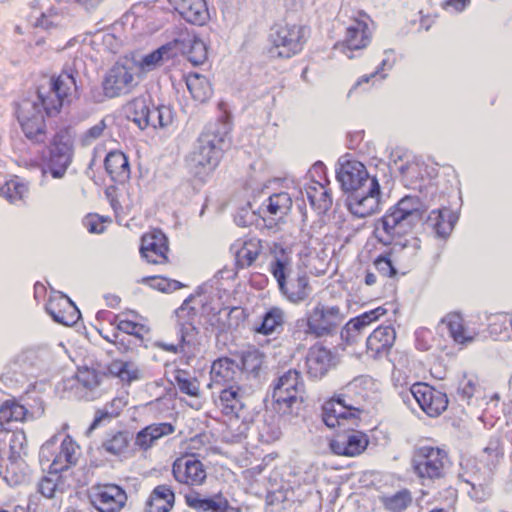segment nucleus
<instances>
[{
	"label": "nucleus",
	"mask_w": 512,
	"mask_h": 512,
	"mask_svg": "<svg viewBox=\"0 0 512 512\" xmlns=\"http://www.w3.org/2000/svg\"><path fill=\"white\" fill-rule=\"evenodd\" d=\"M135 106L140 108L143 112V117H137L135 119V123L141 129H144L148 126L154 128H162L170 125L173 122L174 114L169 106L161 105L159 107L150 109L149 105L145 104L144 102H137Z\"/></svg>",
	"instance_id": "nucleus-23"
},
{
	"label": "nucleus",
	"mask_w": 512,
	"mask_h": 512,
	"mask_svg": "<svg viewBox=\"0 0 512 512\" xmlns=\"http://www.w3.org/2000/svg\"><path fill=\"white\" fill-rule=\"evenodd\" d=\"M172 475L176 482L189 487L201 486L207 478L205 465L195 454L178 457L172 464Z\"/></svg>",
	"instance_id": "nucleus-8"
},
{
	"label": "nucleus",
	"mask_w": 512,
	"mask_h": 512,
	"mask_svg": "<svg viewBox=\"0 0 512 512\" xmlns=\"http://www.w3.org/2000/svg\"><path fill=\"white\" fill-rule=\"evenodd\" d=\"M135 68V61L129 59L115 63L103 81L105 95L116 97L131 91L135 86V75H138Z\"/></svg>",
	"instance_id": "nucleus-6"
},
{
	"label": "nucleus",
	"mask_w": 512,
	"mask_h": 512,
	"mask_svg": "<svg viewBox=\"0 0 512 512\" xmlns=\"http://www.w3.org/2000/svg\"><path fill=\"white\" fill-rule=\"evenodd\" d=\"M337 179L346 191H358L370 185L372 180L365 165L356 159H345L340 163Z\"/></svg>",
	"instance_id": "nucleus-14"
},
{
	"label": "nucleus",
	"mask_w": 512,
	"mask_h": 512,
	"mask_svg": "<svg viewBox=\"0 0 512 512\" xmlns=\"http://www.w3.org/2000/svg\"><path fill=\"white\" fill-rule=\"evenodd\" d=\"M387 314V309L383 306H378L372 310L366 311L351 320L356 326L363 331L367 326L378 321L381 317Z\"/></svg>",
	"instance_id": "nucleus-53"
},
{
	"label": "nucleus",
	"mask_w": 512,
	"mask_h": 512,
	"mask_svg": "<svg viewBox=\"0 0 512 512\" xmlns=\"http://www.w3.org/2000/svg\"><path fill=\"white\" fill-rule=\"evenodd\" d=\"M272 253L273 260L270 263V272L275 277L279 285L286 280V275L290 269L291 258L289 253L278 245L274 246Z\"/></svg>",
	"instance_id": "nucleus-42"
},
{
	"label": "nucleus",
	"mask_w": 512,
	"mask_h": 512,
	"mask_svg": "<svg viewBox=\"0 0 512 512\" xmlns=\"http://www.w3.org/2000/svg\"><path fill=\"white\" fill-rule=\"evenodd\" d=\"M72 145L68 142L54 143L44 172H48L54 178L64 176L72 158Z\"/></svg>",
	"instance_id": "nucleus-27"
},
{
	"label": "nucleus",
	"mask_w": 512,
	"mask_h": 512,
	"mask_svg": "<svg viewBox=\"0 0 512 512\" xmlns=\"http://www.w3.org/2000/svg\"><path fill=\"white\" fill-rule=\"evenodd\" d=\"M175 431L171 423H153L140 430L135 437V445L143 451L150 449L160 438Z\"/></svg>",
	"instance_id": "nucleus-29"
},
{
	"label": "nucleus",
	"mask_w": 512,
	"mask_h": 512,
	"mask_svg": "<svg viewBox=\"0 0 512 512\" xmlns=\"http://www.w3.org/2000/svg\"><path fill=\"white\" fill-rule=\"evenodd\" d=\"M306 40V28L299 24H283L276 27L272 36V53L289 58L300 52Z\"/></svg>",
	"instance_id": "nucleus-5"
},
{
	"label": "nucleus",
	"mask_w": 512,
	"mask_h": 512,
	"mask_svg": "<svg viewBox=\"0 0 512 512\" xmlns=\"http://www.w3.org/2000/svg\"><path fill=\"white\" fill-rule=\"evenodd\" d=\"M362 334L356 324L350 319L341 330V339L347 345L356 343Z\"/></svg>",
	"instance_id": "nucleus-59"
},
{
	"label": "nucleus",
	"mask_w": 512,
	"mask_h": 512,
	"mask_svg": "<svg viewBox=\"0 0 512 512\" xmlns=\"http://www.w3.org/2000/svg\"><path fill=\"white\" fill-rule=\"evenodd\" d=\"M411 393L420 408L428 416H439L448 406V398L446 394L426 383L413 384L411 387Z\"/></svg>",
	"instance_id": "nucleus-15"
},
{
	"label": "nucleus",
	"mask_w": 512,
	"mask_h": 512,
	"mask_svg": "<svg viewBox=\"0 0 512 512\" xmlns=\"http://www.w3.org/2000/svg\"><path fill=\"white\" fill-rule=\"evenodd\" d=\"M27 192V185L17 176L7 180L0 188V194L12 203L22 200Z\"/></svg>",
	"instance_id": "nucleus-45"
},
{
	"label": "nucleus",
	"mask_w": 512,
	"mask_h": 512,
	"mask_svg": "<svg viewBox=\"0 0 512 512\" xmlns=\"http://www.w3.org/2000/svg\"><path fill=\"white\" fill-rule=\"evenodd\" d=\"M175 503V494L171 486L162 484L156 486L147 502L146 512H169Z\"/></svg>",
	"instance_id": "nucleus-32"
},
{
	"label": "nucleus",
	"mask_w": 512,
	"mask_h": 512,
	"mask_svg": "<svg viewBox=\"0 0 512 512\" xmlns=\"http://www.w3.org/2000/svg\"><path fill=\"white\" fill-rule=\"evenodd\" d=\"M174 385L183 394L199 398L201 395L199 380L188 371L178 369L174 374Z\"/></svg>",
	"instance_id": "nucleus-44"
},
{
	"label": "nucleus",
	"mask_w": 512,
	"mask_h": 512,
	"mask_svg": "<svg viewBox=\"0 0 512 512\" xmlns=\"http://www.w3.org/2000/svg\"><path fill=\"white\" fill-rule=\"evenodd\" d=\"M240 392V386L230 385L222 389L218 397L214 399L215 407L227 420H233L239 417V412L243 408Z\"/></svg>",
	"instance_id": "nucleus-24"
},
{
	"label": "nucleus",
	"mask_w": 512,
	"mask_h": 512,
	"mask_svg": "<svg viewBox=\"0 0 512 512\" xmlns=\"http://www.w3.org/2000/svg\"><path fill=\"white\" fill-rule=\"evenodd\" d=\"M378 392V384L373 379L360 377L346 386L343 396L354 405L375 399Z\"/></svg>",
	"instance_id": "nucleus-26"
},
{
	"label": "nucleus",
	"mask_w": 512,
	"mask_h": 512,
	"mask_svg": "<svg viewBox=\"0 0 512 512\" xmlns=\"http://www.w3.org/2000/svg\"><path fill=\"white\" fill-rule=\"evenodd\" d=\"M221 142L222 139L212 131L203 132L198 139V147L192 155L195 167L202 168L204 172L213 171L221 159Z\"/></svg>",
	"instance_id": "nucleus-10"
},
{
	"label": "nucleus",
	"mask_w": 512,
	"mask_h": 512,
	"mask_svg": "<svg viewBox=\"0 0 512 512\" xmlns=\"http://www.w3.org/2000/svg\"><path fill=\"white\" fill-rule=\"evenodd\" d=\"M412 463L420 478L438 479L444 475L449 464V455L440 447L423 445L415 449Z\"/></svg>",
	"instance_id": "nucleus-4"
},
{
	"label": "nucleus",
	"mask_w": 512,
	"mask_h": 512,
	"mask_svg": "<svg viewBox=\"0 0 512 512\" xmlns=\"http://www.w3.org/2000/svg\"><path fill=\"white\" fill-rule=\"evenodd\" d=\"M396 341V331L390 325L376 327L366 339L365 353L373 359L387 356Z\"/></svg>",
	"instance_id": "nucleus-19"
},
{
	"label": "nucleus",
	"mask_w": 512,
	"mask_h": 512,
	"mask_svg": "<svg viewBox=\"0 0 512 512\" xmlns=\"http://www.w3.org/2000/svg\"><path fill=\"white\" fill-rule=\"evenodd\" d=\"M144 281L150 283L151 286L163 292H172L184 287V285L177 280H171L158 276L145 278Z\"/></svg>",
	"instance_id": "nucleus-57"
},
{
	"label": "nucleus",
	"mask_w": 512,
	"mask_h": 512,
	"mask_svg": "<svg viewBox=\"0 0 512 512\" xmlns=\"http://www.w3.org/2000/svg\"><path fill=\"white\" fill-rule=\"evenodd\" d=\"M369 445V437L359 430H350L336 435L330 440L329 446L336 455L355 457L362 454Z\"/></svg>",
	"instance_id": "nucleus-17"
},
{
	"label": "nucleus",
	"mask_w": 512,
	"mask_h": 512,
	"mask_svg": "<svg viewBox=\"0 0 512 512\" xmlns=\"http://www.w3.org/2000/svg\"><path fill=\"white\" fill-rule=\"evenodd\" d=\"M109 223H111L109 217L101 216L96 213H90L83 219V224L90 233L104 232Z\"/></svg>",
	"instance_id": "nucleus-54"
},
{
	"label": "nucleus",
	"mask_w": 512,
	"mask_h": 512,
	"mask_svg": "<svg viewBox=\"0 0 512 512\" xmlns=\"http://www.w3.org/2000/svg\"><path fill=\"white\" fill-rule=\"evenodd\" d=\"M344 319L345 314L339 305L319 301L306 314L307 331L317 337L330 335Z\"/></svg>",
	"instance_id": "nucleus-3"
},
{
	"label": "nucleus",
	"mask_w": 512,
	"mask_h": 512,
	"mask_svg": "<svg viewBox=\"0 0 512 512\" xmlns=\"http://www.w3.org/2000/svg\"><path fill=\"white\" fill-rule=\"evenodd\" d=\"M503 455V449L500 444L498 442L491 443L483 450L480 461L493 472L503 459Z\"/></svg>",
	"instance_id": "nucleus-50"
},
{
	"label": "nucleus",
	"mask_w": 512,
	"mask_h": 512,
	"mask_svg": "<svg viewBox=\"0 0 512 512\" xmlns=\"http://www.w3.org/2000/svg\"><path fill=\"white\" fill-rule=\"evenodd\" d=\"M185 54L193 65H201L208 59V48L204 41L193 37L185 47Z\"/></svg>",
	"instance_id": "nucleus-47"
},
{
	"label": "nucleus",
	"mask_w": 512,
	"mask_h": 512,
	"mask_svg": "<svg viewBox=\"0 0 512 512\" xmlns=\"http://www.w3.org/2000/svg\"><path fill=\"white\" fill-rule=\"evenodd\" d=\"M237 372L238 365L234 360L220 357L211 365L210 380L215 385H227L235 380Z\"/></svg>",
	"instance_id": "nucleus-34"
},
{
	"label": "nucleus",
	"mask_w": 512,
	"mask_h": 512,
	"mask_svg": "<svg viewBox=\"0 0 512 512\" xmlns=\"http://www.w3.org/2000/svg\"><path fill=\"white\" fill-rule=\"evenodd\" d=\"M77 445L70 436H66L60 447L59 451L53 458L50 471L59 473L67 470L76 463Z\"/></svg>",
	"instance_id": "nucleus-35"
},
{
	"label": "nucleus",
	"mask_w": 512,
	"mask_h": 512,
	"mask_svg": "<svg viewBox=\"0 0 512 512\" xmlns=\"http://www.w3.org/2000/svg\"><path fill=\"white\" fill-rule=\"evenodd\" d=\"M374 265L376 269L384 276L393 277L396 275V269L392 265L391 260L386 256H379L376 258Z\"/></svg>",
	"instance_id": "nucleus-62"
},
{
	"label": "nucleus",
	"mask_w": 512,
	"mask_h": 512,
	"mask_svg": "<svg viewBox=\"0 0 512 512\" xmlns=\"http://www.w3.org/2000/svg\"><path fill=\"white\" fill-rule=\"evenodd\" d=\"M118 416V411H111L108 406H104L95 413L94 420L88 429V433L96 429L103 421L110 420Z\"/></svg>",
	"instance_id": "nucleus-61"
},
{
	"label": "nucleus",
	"mask_w": 512,
	"mask_h": 512,
	"mask_svg": "<svg viewBox=\"0 0 512 512\" xmlns=\"http://www.w3.org/2000/svg\"><path fill=\"white\" fill-rule=\"evenodd\" d=\"M373 21L366 13L359 12L347 26L345 36L339 43L344 51L365 49L372 39Z\"/></svg>",
	"instance_id": "nucleus-7"
},
{
	"label": "nucleus",
	"mask_w": 512,
	"mask_h": 512,
	"mask_svg": "<svg viewBox=\"0 0 512 512\" xmlns=\"http://www.w3.org/2000/svg\"><path fill=\"white\" fill-rule=\"evenodd\" d=\"M234 255V265L237 269L252 266L263 251L262 241L256 237L237 239L231 245Z\"/></svg>",
	"instance_id": "nucleus-22"
},
{
	"label": "nucleus",
	"mask_w": 512,
	"mask_h": 512,
	"mask_svg": "<svg viewBox=\"0 0 512 512\" xmlns=\"http://www.w3.org/2000/svg\"><path fill=\"white\" fill-rule=\"evenodd\" d=\"M139 252L141 257L154 265H165L169 262L170 246L168 237L160 229H151L141 237Z\"/></svg>",
	"instance_id": "nucleus-9"
},
{
	"label": "nucleus",
	"mask_w": 512,
	"mask_h": 512,
	"mask_svg": "<svg viewBox=\"0 0 512 512\" xmlns=\"http://www.w3.org/2000/svg\"><path fill=\"white\" fill-rule=\"evenodd\" d=\"M26 455V435L23 430L13 431L9 441L8 459L12 464H18Z\"/></svg>",
	"instance_id": "nucleus-46"
},
{
	"label": "nucleus",
	"mask_w": 512,
	"mask_h": 512,
	"mask_svg": "<svg viewBox=\"0 0 512 512\" xmlns=\"http://www.w3.org/2000/svg\"><path fill=\"white\" fill-rule=\"evenodd\" d=\"M427 222L439 236L445 237L452 231L455 219L449 209L443 208L431 211Z\"/></svg>",
	"instance_id": "nucleus-41"
},
{
	"label": "nucleus",
	"mask_w": 512,
	"mask_h": 512,
	"mask_svg": "<svg viewBox=\"0 0 512 512\" xmlns=\"http://www.w3.org/2000/svg\"><path fill=\"white\" fill-rule=\"evenodd\" d=\"M186 85L191 97L204 103L209 100L213 94V88L209 79L198 73H190L186 76Z\"/></svg>",
	"instance_id": "nucleus-37"
},
{
	"label": "nucleus",
	"mask_w": 512,
	"mask_h": 512,
	"mask_svg": "<svg viewBox=\"0 0 512 512\" xmlns=\"http://www.w3.org/2000/svg\"><path fill=\"white\" fill-rule=\"evenodd\" d=\"M305 386L301 374L294 369L286 371L274 383L272 405L280 414H290L304 402Z\"/></svg>",
	"instance_id": "nucleus-2"
},
{
	"label": "nucleus",
	"mask_w": 512,
	"mask_h": 512,
	"mask_svg": "<svg viewBox=\"0 0 512 512\" xmlns=\"http://www.w3.org/2000/svg\"><path fill=\"white\" fill-rule=\"evenodd\" d=\"M18 120L27 138L35 141L44 139V116L36 103L28 100L22 101L18 108Z\"/></svg>",
	"instance_id": "nucleus-16"
},
{
	"label": "nucleus",
	"mask_w": 512,
	"mask_h": 512,
	"mask_svg": "<svg viewBox=\"0 0 512 512\" xmlns=\"http://www.w3.org/2000/svg\"><path fill=\"white\" fill-rule=\"evenodd\" d=\"M186 504L193 509L203 511L205 510L206 498H202L197 492H191L185 495Z\"/></svg>",
	"instance_id": "nucleus-63"
},
{
	"label": "nucleus",
	"mask_w": 512,
	"mask_h": 512,
	"mask_svg": "<svg viewBox=\"0 0 512 512\" xmlns=\"http://www.w3.org/2000/svg\"><path fill=\"white\" fill-rule=\"evenodd\" d=\"M310 184H329L327 177V168L322 162H316L308 171Z\"/></svg>",
	"instance_id": "nucleus-58"
},
{
	"label": "nucleus",
	"mask_w": 512,
	"mask_h": 512,
	"mask_svg": "<svg viewBox=\"0 0 512 512\" xmlns=\"http://www.w3.org/2000/svg\"><path fill=\"white\" fill-rule=\"evenodd\" d=\"M170 6L186 21L203 25L209 19L205 0H168Z\"/></svg>",
	"instance_id": "nucleus-25"
},
{
	"label": "nucleus",
	"mask_w": 512,
	"mask_h": 512,
	"mask_svg": "<svg viewBox=\"0 0 512 512\" xmlns=\"http://www.w3.org/2000/svg\"><path fill=\"white\" fill-rule=\"evenodd\" d=\"M76 91V80L71 73L62 72L52 76L38 87V99L47 115L60 112L71 101Z\"/></svg>",
	"instance_id": "nucleus-1"
},
{
	"label": "nucleus",
	"mask_w": 512,
	"mask_h": 512,
	"mask_svg": "<svg viewBox=\"0 0 512 512\" xmlns=\"http://www.w3.org/2000/svg\"><path fill=\"white\" fill-rule=\"evenodd\" d=\"M28 410L15 398L7 399L0 405V431H8L13 422L26 419Z\"/></svg>",
	"instance_id": "nucleus-36"
},
{
	"label": "nucleus",
	"mask_w": 512,
	"mask_h": 512,
	"mask_svg": "<svg viewBox=\"0 0 512 512\" xmlns=\"http://www.w3.org/2000/svg\"><path fill=\"white\" fill-rule=\"evenodd\" d=\"M390 211L411 228L422 221L424 214L419 199L411 196L402 198Z\"/></svg>",
	"instance_id": "nucleus-30"
},
{
	"label": "nucleus",
	"mask_w": 512,
	"mask_h": 512,
	"mask_svg": "<svg viewBox=\"0 0 512 512\" xmlns=\"http://www.w3.org/2000/svg\"><path fill=\"white\" fill-rule=\"evenodd\" d=\"M283 316L284 313L280 308L272 307L264 315L263 321L257 331L264 335L273 333L277 327L283 324Z\"/></svg>",
	"instance_id": "nucleus-49"
},
{
	"label": "nucleus",
	"mask_w": 512,
	"mask_h": 512,
	"mask_svg": "<svg viewBox=\"0 0 512 512\" xmlns=\"http://www.w3.org/2000/svg\"><path fill=\"white\" fill-rule=\"evenodd\" d=\"M104 167L114 181L124 182L129 178L130 165L128 158L125 153L120 150L110 151L106 155Z\"/></svg>",
	"instance_id": "nucleus-33"
},
{
	"label": "nucleus",
	"mask_w": 512,
	"mask_h": 512,
	"mask_svg": "<svg viewBox=\"0 0 512 512\" xmlns=\"http://www.w3.org/2000/svg\"><path fill=\"white\" fill-rule=\"evenodd\" d=\"M380 186L377 180H372L365 188L351 192L348 197V208L358 217L370 216L380 209Z\"/></svg>",
	"instance_id": "nucleus-12"
},
{
	"label": "nucleus",
	"mask_w": 512,
	"mask_h": 512,
	"mask_svg": "<svg viewBox=\"0 0 512 512\" xmlns=\"http://www.w3.org/2000/svg\"><path fill=\"white\" fill-rule=\"evenodd\" d=\"M167 52L165 47H161L150 54L144 56L139 62H135L138 74H143L155 69L163 60V55Z\"/></svg>",
	"instance_id": "nucleus-51"
},
{
	"label": "nucleus",
	"mask_w": 512,
	"mask_h": 512,
	"mask_svg": "<svg viewBox=\"0 0 512 512\" xmlns=\"http://www.w3.org/2000/svg\"><path fill=\"white\" fill-rule=\"evenodd\" d=\"M280 290L292 302L304 300L309 294V280L305 274L279 284Z\"/></svg>",
	"instance_id": "nucleus-39"
},
{
	"label": "nucleus",
	"mask_w": 512,
	"mask_h": 512,
	"mask_svg": "<svg viewBox=\"0 0 512 512\" xmlns=\"http://www.w3.org/2000/svg\"><path fill=\"white\" fill-rule=\"evenodd\" d=\"M411 230L406 222L397 218L391 211L383 215L375 224L374 235L384 245L402 243V237Z\"/></svg>",
	"instance_id": "nucleus-18"
},
{
	"label": "nucleus",
	"mask_w": 512,
	"mask_h": 512,
	"mask_svg": "<svg viewBox=\"0 0 512 512\" xmlns=\"http://www.w3.org/2000/svg\"><path fill=\"white\" fill-rule=\"evenodd\" d=\"M362 410L343 396L331 397L322 405V419L326 426L335 428L350 420L360 419Z\"/></svg>",
	"instance_id": "nucleus-11"
},
{
	"label": "nucleus",
	"mask_w": 512,
	"mask_h": 512,
	"mask_svg": "<svg viewBox=\"0 0 512 512\" xmlns=\"http://www.w3.org/2000/svg\"><path fill=\"white\" fill-rule=\"evenodd\" d=\"M263 363L262 355L257 350H250L242 356V369L246 372H257Z\"/></svg>",
	"instance_id": "nucleus-56"
},
{
	"label": "nucleus",
	"mask_w": 512,
	"mask_h": 512,
	"mask_svg": "<svg viewBox=\"0 0 512 512\" xmlns=\"http://www.w3.org/2000/svg\"><path fill=\"white\" fill-rule=\"evenodd\" d=\"M115 329L118 334L119 332H122L133 336L140 341H142L144 336L149 332V328L145 323H143L142 318L133 311L119 313Z\"/></svg>",
	"instance_id": "nucleus-31"
},
{
	"label": "nucleus",
	"mask_w": 512,
	"mask_h": 512,
	"mask_svg": "<svg viewBox=\"0 0 512 512\" xmlns=\"http://www.w3.org/2000/svg\"><path fill=\"white\" fill-rule=\"evenodd\" d=\"M118 314H114L108 310H100L96 314V321L99 324L98 331L104 339L113 344H118V333L113 332L111 335L107 334L106 325L116 326Z\"/></svg>",
	"instance_id": "nucleus-48"
},
{
	"label": "nucleus",
	"mask_w": 512,
	"mask_h": 512,
	"mask_svg": "<svg viewBox=\"0 0 512 512\" xmlns=\"http://www.w3.org/2000/svg\"><path fill=\"white\" fill-rule=\"evenodd\" d=\"M412 501L411 495L408 491H400L393 496L385 497L383 499L384 506L393 512H401L406 509Z\"/></svg>",
	"instance_id": "nucleus-52"
},
{
	"label": "nucleus",
	"mask_w": 512,
	"mask_h": 512,
	"mask_svg": "<svg viewBox=\"0 0 512 512\" xmlns=\"http://www.w3.org/2000/svg\"><path fill=\"white\" fill-rule=\"evenodd\" d=\"M90 499L100 512H119L127 501V495L116 484H98L91 488Z\"/></svg>",
	"instance_id": "nucleus-13"
},
{
	"label": "nucleus",
	"mask_w": 512,
	"mask_h": 512,
	"mask_svg": "<svg viewBox=\"0 0 512 512\" xmlns=\"http://www.w3.org/2000/svg\"><path fill=\"white\" fill-rule=\"evenodd\" d=\"M329 184H309L306 188L308 200L314 208L326 211L332 205Z\"/></svg>",
	"instance_id": "nucleus-43"
},
{
	"label": "nucleus",
	"mask_w": 512,
	"mask_h": 512,
	"mask_svg": "<svg viewBox=\"0 0 512 512\" xmlns=\"http://www.w3.org/2000/svg\"><path fill=\"white\" fill-rule=\"evenodd\" d=\"M333 355L322 345L310 348L306 359L307 372L313 377H322L332 366Z\"/></svg>",
	"instance_id": "nucleus-28"
},
{
	"label": "nucleus",
	"mask_w": 512,
	"mask_h": 512,
	"mask_svg": "<svg viewBox=\"0 0 512 512\" xmlns=\"http://www.w3.org/2000/svg\"><path fill=\"white\" fill-rule=\"evenodd\" d=\"M105 450L115 455L123 453L128 447V440L124 433L118 432L103 444Z\"/></svg>",
	"instance_id": "nucleus-55"
},
{
	"label": "nucleus",
	"mask_w": 512,
	"mask_h": 512,
	"mask_svg": "<svg viewBox=\"0 0 512 512\" xmlns=\"http://www.w3.org/2000/svg\"><path fill=\"white\" fill-rule=\"evenodd\" d=\"M229 509L228 500L220 494L214 495L210 498H206L204 512H227Z\"/></svg>",
	"instance_id": "nucleus-60"
},
{
	"label": "nucleus",
	"mask_w": 512,
	"mask_h": 512,
	"mask_svg": "<svg viewBox=\"0 0 512 512\" xmlns=\"http://www.w3.org/2000/svg\"><path fill=\"white\" fill-rule=\"evenodd\" d=\"M107 372L110 376L118 378L124 384H130L139 378L137 365L132 361L122 359L112 360L107 366Z\"/></svg>",
	"instance_id": "nucleus-38"
},
{
	"label": "nucleus",
	"mask_w": 512,
	"mask_h": 512,
	"mask_svg": "<svg viewBox=\"0 0 512 512\" xmlns=\"http://www.w3.org/2000/svg\"><path fill=\"white\" fill-rule=\"evenodd\" d=\"M56 488V483L50 478H43L39 483V492L46 498H52Z\"/></svg>",
	"instance_id": "nucleus-64"
},
{
	"label": "nucleus",
	"mask_w": 512,
	"mask_h": 512,
	"mask_svg": "<svg viewBox=\"0 0 512 512\" xmlns=\"http://www.w3.org/2000/svg\"><path fill=\"white\" fill-rule=\"evenodd\" d=\"M292 207V199L287 192L272 194L266 201L264 212L271 218L282 219Z\"/></svg>",
	"instance_id": "nucleus-40"
},
{
	"label": "nucleus",
	"mask_w": 512,
	"mask_h": 512,
	"mask_svg": "<svg viewBox=\"0 0 512 512\" xmlns=\"http://www.w3.org/2000/svg\"><path fill=\"white\" fill-rule=\"evenodd\" d=\"M46 310L54 321L66 326L74 325L80 318V311L76 305L61 293H55L49 297Z\"/></svg>",
	"instance_id": "nucleus-21"
},
{
	"label": "nucleus",
	"mask_w": 512,
	"mask_h": 512,
	"mask_svg": "<svg viewBox=\"0 0 512 512\" xmlns=\"http://www.w3.org/2000/svg\"><path fill=\"white\" fill-rule=\"evenodd\" d=\"M441 326L447 331L452 341L460 346H467L472 343L478 331L468 325L463 315L452 311L447 313L440 321Z\"/></svg>",
	"instance_id": "nucleus-20"
}]
</instances>
